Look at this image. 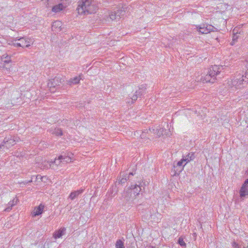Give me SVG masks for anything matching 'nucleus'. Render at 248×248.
Instances as JSON below:
<instances>
[{
  "label": "nucleus",
  "instance_id": "nucleus-20",
  "mask_svg": "<svg viewBox=\"0 0 248 248\" xmlns=\"http://www.w3.org/2000/svg\"><path fill=\"white\" fill-rule=\"evenodd\" d=\"M130 188H132V192L134 193V195L136 197L139 195V193L141 190V187L139 185H136L134 186H131Z\"/></svg>",
  "mask_w": 248,
  "mask_h": 248
},
{
  "label": "nucleus",
  "instance_id": "nucleus-25",
  "mask_svg": "<svg viewBox=\"0 0 248 248\" xmlns=\"http://www.w3.org/2000/svg\"><path fill=\"white\" fill-rule=\"evenodd\" d=\"M52 134L58 136H62V131L60 128H55L52 130Z\"/></svg>",
  "mask_w": 248,
  "mask_h": 248
},
{
  "label": "nucleus",
  "instance_id": "nucleus-17",
  "mask_svg": "<svg viewBox=\"0 0 248 248\" xmlns=\"http://www.w3.org/2000/svg\"><path fill=\"white\" fill-rule=\"evenodd\" d=\"M155 136L156 137H159L161 136H163L165 134L164 132H166V130L163 128H159L158 127H156Z\"/></svg>",
  "mask_w": 248,
  "mask_h": 248
},
{
  "label": "nucleus",
  "instance_id": "nucleus-28",
  "mask_svg": "<svg viewBox=\"0 0 248 248\" xmlns=\"http://www.w3.org/2000/svg\"><path fill=\"white\" fill-rule=\"evenodd\" d=\"M148 133V130L147 129H145L142 131L141 134L140 135V137L141 139H143L147 138L148 139H150L149 136H147V134Z\"/></svg>",
  "mask_w": 248,
  "mask_h": 248
},
{
  "label": "nucleus",
  "instance_id": "nucleus-38",
  "mask_svg": "<svg viewBox=\"0 0 248 248\" xmlns=\"http://www.w3.org/2000/svg\"><path fill=\"white\" fill-rule=\"evenodd\" d=\"M243 248H248V247H244Z\"/></svg>",
  "mask_w": 248,
  "mask_h": 248
},
{
  "label": "nucleus",
  "instance_id": "nucleus-30",
  "mask_svg": "<svg viewBox=\"0 0 248 248\" xmlns=\"http://www.w3.org/2000/svg\"><path fill=\"white\" fill-rule=\"evenodd\" d=\"M156 130V127L155 128H150L148 130V133L150 132V133H153L154 135L155 134V130Z\"/></svg>",
  "mask_w": 248,
  "mask_h": 248
},
{
  "label": "nucleus",
  "instance_id": "nucleus-32",
  "mask_svg": "<svg viewBox=\"0 0 248 248\" xmlns=\"http://www.w3.org/2000/svg\"><path fill=\"white\" fill-rule=\"evenodd\" d=\"M233 248H241L240 246L235 242H233L232 244Z\"/></svg>",
  "mask_w": 248,
  "mask_h": 248
},
{
  "label": "nucleus",
  "instance_id": "nucleus-27",
  "mask_svg": "<svg viewBox=\"0 0 248 248\" xmlns=\"http://www.w3.org/2000/svg\"><path fill=\"white\" fill-rule=\"evenodd\" d=\"M52 165L53 164H52V163H50L47 161V162L45 161L43 163L42 167H43L44 169H48V168H49L51 167L53 168V166Z\"/></svg>",
  "mask_w": 248,
  "mask_h": 248
},
{
  "label": "nucleus",
  "instance_id": "nucleus-34",
  "mask_svg": "<svg viewBox=\"0 0 248 248\" xmlns=\"http://www.w3.org/2000/svg\"><path fill=\"white\" fill-rule=\"evenodd\" d=\"M192 235H193V237H194V239H196V237L197 236V234L196 233H193L192 234Z\"/></svg>",
  "mask_w": 248,
  "mask_h": 248
},
{
  "label": "nucleus",
  "instance_id": "nucleus-18",
  "mask_svg": "<svg viewBox=\"0 0 248 248\" xmlns=\"http://www.w3.org/2000/svg\"><path fill=\"white\" fill-rule=\"evenodd\" d=\"M58 160H61L62 162L67 163L71 162V158L70 156L61 155L58 157Z\"/></svg>",
  "mask_w": 248,
  "mask_h": 248
},
{
  "label": "nucleus",
  "instance_id": "nucleus-26",
  "mask_svg": "<svg viewBox=\"0 0 248 248\" xmlns=\"http://www.w3.org/2000/svg\"><path fill=\"white\" fill-rule=\"evenodd\" d=\"M116 248H125L124 242L121 240H117L115 244Z\"/></svg>",
  "mask_w": 248,
  "mask_h": 248
},
{
  "label": "nucleus",
  "instance_id": "nucleus-19",
  "mask_svg": "<svg viewBox=\"0 0 248 248\" xmlns=\"http://www.w3.org/2000/svg\"><path fill=\"white\" fill-rule=\"evenodd\" d=\"M80 77H76L74 78L70 79L67 82L69 85L78 84L80 80Z\"/></svg>",
  "mask_w": 248,
  "mask_h": 248
},
{
  "label": "nucleus",
  "instance_id": "nucleus-7",
  "mask_svg": "<svg viewBox=\"0 0 248 248\" xmlns=\"http://www.w3.org/2000/svg\"><path fill=\"white\" fill-rule=\"evenodd\" d=\"M239 194L241 199L248 196V179H246L242 185L239 191Z\"/></svg>",
  "mask_w": 248,
  "mask_h": 248
},
{
  "label": "nucleus",
  "instance_id": "nucleus-6",
  "mask_svg": "<svg viewBox=\"0 0 248 248\" xmlns=\"http://www.w3.org/2000/svg\"><path fill=\"white\" fill-rule=\"evenodd\" d=\"M223 69V67L222 65L218 66L215 65L209 68L208 73L211 75V78H213V79L215 80L216 79V76L219 74Z\"/></svg>",
  "mask_w": 248,
  "mask_h": 248
},
{
  "label": "nucleus",
  "instance_id": "nucleus-23",
  "mask_svg": "<svg viewBox=\"0 0 248 248\" xmlns=\"http://www.w3.org/2000/svg\"><path fill=\"white\" fill-rule=\"evenodd\" d=\"M185 163H186V161H185V159L182 158L181 160H180L177 162L176 165H175L174 164V165H173L174 168H175L176 167H181V170H182L183 169V168L186 165H185Z\"/></svg>",
  "mask_w": 248,
  "mask_h": 248
},
{
  "label": "nucleus",
  "instance_id": "nucleus-21",
  "mask_svg": "<svg viewBox=\"0 0 248 248\" xmlns=\"http://www.w3.org/2000/svg\"><path fill=\"white\" fill-rule=\"evenodd\" d=\"M201 79L203 82L205 81V82L214 83L215 81V80L213 79V78H211V75H210L209 73H208L204 78H202Z\"/></svg>",
  "mask_w": 248,
  "mask_h": 248
},
{
  "label": "nucleus",
  "instance_id": "nucleus-4",
  "mask_svg": "<svg viewBox=\"0 0 248 248\" xmlns=\"http://www.w3.org/2000/svg\"><path fill=\"white\" fill-rule=\"evenodd\" d=\"M128 8V7L124 5L122 6L121 9H118L117 11H114V12H110L109 14V18L111 20L119 19L125 14V12Z\"/></svg>",
  "mask_w": 248,
  "mask_h": 248
},
{
  "label": "nucleus",
  "instance_id": "nucleus-24",
  "mask_svg": "<svg viewBox=\"0 0 248 248\" xmlns=\"http://www.w3.org/2000/svg\"><path fill=\"white\" fill-rule=\"evenodd\" d=\"M233 36L232 37V41L231 43V45L232 46H233L235 42L236 41V40L238 38V36L236 34L238 32H237V31L236 30L235 28L233 30Z\"/></svg>",
  "mask_w": 248,
  "mask_h": 248
},
{
  "label": "nucleus",
  "instance_id": "nucleus-2",
  "mask_svg": "<svg viewBox=\"0 0 248 248\" xmlns=\"http://www.w3.org/2000/svg\"><path fill=\"white\" fill-rule=\"evenodd\" d=\"M136 196L132 192V188H127L125 189L122 194V200L125 204H129L131 206L137 204L138 203L136 201Z\"/></svg>",
  "mask_w": 248,
  "mask_h": 248
},
{
  "label": "nucleus",
  "instance_id": "nucleus-36",
  "mask_svg": "<svg viewBox=\"0 0 248 248\" xmlns=\"http://www.w3.org/2000/svg\"><path fill=\"white\" fill-rule=\"evenodd\" d=\"M30 182V181H29V182H26V183H19V184H20V185H21V184H23L24 185H25L26 183V184H27V183H29V182Z\"/></svg>",
  "mask_w": 248,
  "mask_h": 248
},
{
  "label": "nucleus",
  "instance_id": "nucleus-5",
  "mask_svg": "<svg viewBox=\"0 0 248 248\" xmlns=\"http://www.w3.org/2000/svg\"><path fill=\"white\" fill-rule=\"evenodd\" d=\"M196 28L202 34H207L211 31H217V29L214 26L209 24H202L196 26Z\"/></svg>",
  "mask_w": 248,
  "mask_h": 248
},
{
  "label": "nucleus",
  "instance_id": "nucleus-37",
  "mask_svg": "<svg viewBox=\"0 0 248 248\" xmlns=\"http://www.w3.org/2000/svg\"><path fill=\"white\" fill-rule=\"evenodd\" d=\"M11 205V206H13L14 205V203H12Z\"/></svg>",
  "mask_w": 248,
  "mask_h": 248
},
{
  "label": "nucleus",
  "instance_id": "nucleus-33",
  "mask_svg": "<svg viewBox=\"0 0 248 248\" xmlns=\"http://www.w3.org/2000/svg\"><path fill=\"white\" fill-rule=\"evenodd\" d=\"M11 209V208H10V207H7V208H6L5 209V211H6L8 212V211H9Z\"/></svg>",
  "mask_w": 248,
  "mask_h": 248
},
{
  "label": "nucleus",
  "instance_id": "nucleus-35",
  "mask_svg": "<svg viewBox=\"0 0 248 248\" xmlns=\"http://www.w3.org/2000/svg\"><path fill=\"white\" fill-rule=\"evenodd\" d=\"M9 144V141H7L5 143V145L6 146V147H8V145Z\"/></svg>",
  "mask_w": 248,
  "mask_h": 248
},
{
  "label": "nucleus",
  "instance_id": "nucleus-12",
  "mask_svg": "<svg viewBox=\"0 0 248 248\" xmlns=\"http://www.w3.org/2000/svg\"><path fill=\"white\" fill-rule=\"evenodd\" d=\"M65 228H62L58 231H56L53 234V237L55 239L61 237L65 233Z\"/></svg>",
  "mask_w": 248,
  "mask_h": 248
},
{
  "label": "nucleus",
  "instance_id": "nucleus-9",
  "mask_svg": "<svg viewBox=\"0 0 248 248\" xmlns=\"http://www.w3.org/2000/svg\"><path fill=\"white\" fill-rule=\"evenodd\" d=\"M63 81V80L62 78L56 77L53 79L49 80L47 85L50 89L52 90V88L59 86L60 84Z\"/></svg>",
  "mask_w": 248,
  "mask_h": 248
},
{
  "label": "nucleus",
  "instance_id": "nucleus-11",
  "mask_svg": "<svg viewBox=\"0 0 248 248\" xmlns=\"http://www.w3.org/2000/svg\"><path fill=\"white\" fill-rule=\"evenodd\" d=\"M44 208V206L42 204H40L38 207H35L32 213V216L35 217L41 215L43 212Z\"/></svg>",
  "mask_w": 248,
  "mask_h": 248
},
{
  "label": "nucleus",
  "instance_id": "nucleus-16",
  "mask_svg": "<svg viewBox=\"0 0 248 248\" xmlns=\"http://www.w3.org/2000/svg\"><path fill=\"white\" fill-rule=\"evenodd\" d=\"M83 192V189L78 190L72 192L70 194L69 198L72 200H74L77 198L79 194H81Z\"/></svg>",
  "mask_w": 248,
  "mask_h": 248
},
{
  "label": "nucleus",
  "instance_id": "nucleus-14",
  "mask_svg": "<svg viewBox=\"0 0 248 248\" xmlns=\"http://www.w3.org/2000/svg\"><path fill=\"white\" fill-rule=\"evenodd\" d=\"M143 90L142 89H140V88L139 90L138 91H136V92H135V94H134L132 97H131V100H132V103H133L134 101H135L136 100H137V99H138V97L141 96L143 94Z\"/></svg>",
  "mask_w": 248,
  "mask_h": 248
},
{
  "label": "nucleus",
  "instance_id": "nucleus-40",
  "mask_svg": "<svg viewBox=\"0 0 248 248\" xmlns=\"http://www.w3.org/2000/svg\"><path fill=\"white\" fill-rule=\"evenodd\" d=\"M247 62L248 63V60L247 61Z\"/></svg>",
  "mask_w": 248,
  "mask_h": 248
},
{
  "label": "nucleus",
  "instance_id": "nucleus-29",
  "mask_svg": "<svg viewBox=\"0 0 248 248\" xmlns=\"http://www.w3.org/2000/svg\"><path fill=\"white\" fill-rule=\"evenodd\" d=\"M178 243L181 247H185L186 246V244L184 242L183 238L182 237L179 238Z\"/></svg>",
  "mask_w": 248,
  "mask_h": 248
},
{
  "label": "nucleus",
  "instance_id": "nucleus-8",
  "mask_svg": "<svg viewBox=\"0 0 248 248\" xmlns=\"http://www.w3.org/2000/svg\"><path fill=\"white\" fill-rule=\"evenodd\" d=\"M18 42H16V47H28L31 46L30 39L26 37H22L18 39Z\"/></svg>",
  "mask_w": 248,
  "mask_h": 248
},
{
  "label": "nucleus",
  "instance_id": "nucleus-31",
  "mask_svg": "<svg viewBox=\"0 0 248 248\" xmlns=\"http://www.w3.org/2000/svg\"><path fill=\"white\" fill-rule=\"evenodd\" d=\"M61 161V160H58V158L57 159H56L54 161H51L50 163H52V164L53 163H55L56 165H58L60 164L61 162H62Z\"/></svg>",
  "mask_w": 248,
  "mask_h": 248
},
{
  "label": "nucleus",
  "instance_id": "nucleus-22",
  "mask_svg": "<svg viewBox=\"0 0 248 248\" xmlns=\"http://www.w3.org/2000/svg\"><path fill=\"white\" fill-rule=\"evenodd\" d=\"M130 175H133V172H130L128 176L126 175H123L122 178L119 181V184H124L127 179H129V177Z\"/></svg>",
  "mask_w": 248,
  "mask_h": 248
},
{
  "label": "nucleus",
  "instance_id": "nucleus-13",
  "mask_svg": "<svg viewBox=\"0 0 248 248\" xmlns=\"http://www.w3.org/2000/svg\"><path fill=\"white\" fill-rule=\"evenodd\" d=\"M183 158L186 161L185 165H186L188 162L191 160H193L195 158L194 153L193 152L189 153L186 156H183Z\"/></svg>",
  "mask_w": 248,
  "mask_h": 248
},
{
  "label": "nucleus",
  "instance_id": "nucleus-1",
  "mask_svg": "<svg viewBox=\"0 0 248 248\" xmlns=\"http://www.w3.org/2000/svg\"><path fill=\"white\" fill-rule=\"evenodd\" d=\"M97 6L92 0H80L77 8L78 13L80 15H87L96 12Z\"/></svg>",
  "mask_w": 248,
  "mask_h": 248
},
{
  "label": "nucleus",
  "instance_id": "nucleus-10",
  "mask_svg": "<svg viewBox=\"0 0 248 248\" xmlns=\"http://www.w3.org/2000/svg\"><path fill=\"white\" fill-rule=\"evenodd\" d=\"M62 26V22L60 21L57 20L54 21L52 25V30L53 31L58 32L61 31Z\"/></svg>",
  "mask_w": 248,
  "mask_h": 248
},
{
  "label": "nucleus",
  "instance_id": "nucleus-15",
  "mask_svg": "<svg viewBox=\"0 0 248 248\" xmlns=\"http://www.w3.org/2000/svg\"><path fill=\"white\" fill-rule=\"evenodd\" d=\"M65 7L66 6H64L62 3H59L54 6L52 9V11L55 13L59 12L64 9Z\"/></svg>",
  "mask_w": 248,
  "mask_h": 248
},
{
  "label": "nucleus",
  "instance_id": "nucleus-3",
  "mask_svg": "<svg viewBox=\"0 0 248 248\" xmlns=\"http://www.w3.org/2000/svg\"><path fill=\"white\" fill-rule=\"evenodd\" d=\"M248 84L247 80L244 78V75L238 74L235 75L232 80V85L237 89H240Z\"/></svg>",
  "mask_w": 248,
  "mask_h": 248
},
{
  "label": "nucleus",
  "instance_id": "nucleus-39",
  "mask_svg": "<svg viewBox=\"0 0 248 248\" xmlns=\"http://www.w3.org/2000/svg\"><path fill=\"white\" fill-rule=\"evenodd\" d=\"M49 0H47V1H48Z\"/></svg>",
  "mask_w": 248,
  "mask_h": 248
}]
</instances>
